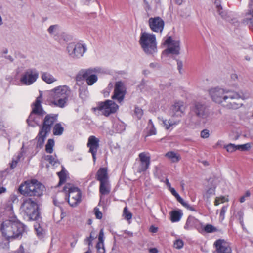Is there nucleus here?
<instances>
[{
    "instance_id": "obj_1",
    "label": "nucleus",
    "mask_w": 253,
    "mask_h": 253,
    "mask_svg": "<svg viewBox=\"0 0 253 253\" xmlns=\"http://www.w3.org/2000/svg\"><path fill=\"white\" fill-rule=\"evenodd\" d=\"M212 100L222 104L229 109H237L242 106V103L234 101L239 99H244L246 96L242 91L236 92L231 90H225L219 87H214L209 90Z\"/></svg>"
},
{
    "instance_id": "obj_2",
    "label": "nucleus",
    "mask_w": 253,
    "mask_h": 253,
    "mask_svg": "<svg viewBox=\"0 0 253 253\" xmlns=\"http://www.w3.org/2000/svg\"><path fill=\"white\" fill-rule=\"evenodd\" d=\"M21 213L27 221H36L40 218L39 207L36 200L25 198L20 206Z\"/></svg>"
},
{
    "instance_id": "obj_3",
    "label": "nucleus",
    "mask_w": 253,
    "mask_h": 253,
    "mask_svg": "<svg viewBox=\"0 0 253 253\" xmlns=\"http://www.w3.org/2000/svg\"><path fill=\"white\" fill-rule=\"evenodd\" d=\"M44 185L36 179L25 181L19 187L20 193L27 197H40L43 194Z\"/></svg>"
},
{
    "instance_id": "obj_4",
    "label": "nucleus",
    "mask_w": 253,
    "mask_h": 253,
    "mask_svg": "<svg viewBox=\"0 0 253 253\" xmlns=\"http://www.w3.org/2000/svg\"><path fill=\"white\" fill-rule=\"evenodd\" d=\"M139 43L144 52L147 55L153 56L157 52L156 36L153 34L143 32L141 34Z\"/></svg>"
},
{
    "instance_id": "obj_5",
    "label": "nucleus",
    "mask_w": 253,
    "mask_h": 253,
    "mask_svg": "<svg viewBox=\"0 0 253 253\" xmlns=\"http://www.w3.org/2000/svg\"><path fill=\"white\" fill-rule=\"evenodd\" d=\"M71 93V90L66 85L60 86L53 90L52 96L53 100L51 103L54 105L64 108L68 101V97Z\"/></svg>"
},
{
    "instance_id": "obj_6",
    "label": "nucleus",
    "mask_w": 253,
    "mask_h": 253,
    "mask_svg": "<svg viewBox=\"0 0 253 253\" xmlns=\"http://www.w3.org/2000/svg\"><path fill=\"white\" fill-rule=\"evenodd\" d=\"M101 71V69L98 67L81 69L76 75V79L77 81L85 80L88 85L91 86L98 81L96 74Z\"/></svg>"
},
{
    "instance_id": "obj_7",
    "label": "nucleus",
    "mask_w": 253,
    "mask_h": 253,
    "mask_svg": "<svg viewBox=\"0 0 253 253\" xmlns=\"http://www.w3.org/2000/svg\"><path fill=\"white\" fill-rule=\"evenodd\" d=\"M63 190L68 195V202L71 206H76L80 203L82 193L78 188L70 184H67L64 187Z\"/></svg>"
},
{
    "instance_id": "obj_8",
    "label": "nucleus",
    "mask_w": 253,
    "mask_h": 253,
    "mask_svg": "<svg viewBox=\"0 0 253 253\" xmlns=\"http://www.w3.org/2000/svg\"><path fill=\"white\" fill-rule=\"evenodd\" d=\"M190 113L200 119H206L209 115V109L205 103L193 102L190 106Z\"/></svg>"
},
{
    "instance_id": "obj_9",
    "label": "nucleus",
    "mask_w": 253,
    "mask_h": 253,
    "mask_svg": "<svg viewBox=\"0 0 253 253\" xmlns=\"http://www.w3.org/2000/svg\"><path fill=\"white\" fill-rule=\"evenodd\" d=\"M67 50L70 56L73 58H79L83 56L87 48L85 44L72 42L68 45Z\"/></svg>"
},
{
    "instance_id": "obj_10",
    "label": "nucleus",
    "mask_w": 253,
    "mask_h": 253,
    "mask_svg": "<svg viewBox=\"0 0 253 253\" xmlns=\"http://www.w3.org/2000/svg\"><path fill=\"white\" fill-rule=\"evenodd\" d=\"M38 77V71L35 68H29L22 73L20 81L24 85H30L36 81Z\"/></svg>"
},
{
    "instance_id": "obj_11",
    "label": "nucleus",
    "mask_w": 253,
    "mask_h": 253,
    "mask_svg": "<svg viewBox=\"0 0 253 253\" xmlns=\"http://www.w3.org/2000/svg\"><path fill=\"white\" fill-rule=\"evenodd\" d=\"M118 109V105L111 100H107L104 102H99L98 106L93 108L94 110L103 111L102 113L105 116H108L111 114L115 113Z\"/></svg>"
},
{
    "instance_id": "obj_12",
    "label": "nucleus",
    "mask_w": 253,
    "mask_h": 253,
    "mask_svg": "<svg viewBox=\"0 0 253 253\" xmlns=\"http://www.w3.org/2000/svg\"><path fill=\"white\" fill-rule=\"evenodd\" d=\"M186 106L182 101H175L170 108V115L174 120H179L184 115Z\"/></svg>"
},
{
    "instance_id": "obj_13",
    "label": "nucleus",
    "mask_w": 253,
    "mask_h": 253,
    "mask_svg": "<svg viewBox=\"0 0 253 253\" xmlns=\"http://www.w3.org/2000/svg\"><path fill=\"white\" fill-rule=\"evenodd\" d=\"M57 118L58 115L57 114H49L46 115L40 129L44 131L45 133H49L53 125L57 122Z\"/></svg>"
},
{
    "instance_id": "obj_14",
    "label": "nucleus",
    "mask_w": 253,
    "mask_h": 253,
    "mask_svg": "<svg viewBox=\"0 0 253 253\" xmlns=\"http://www.w3.org/2000/svg\"><path fill=\"white\" fill-rule=\"evenodd\" d=\"M126 92V87L124 83L122 81H117L115 84L114 94L112 98L121 103L123 101Z\"/></svg>"
},
{
    "instance_id": "obj_15",
    "label": "nucleus",
    "mask_w": 253,
    "mask_h": 253,
    "mask_svg": "<svg viewBox=\"0 0 253 253\" xmlns=\"http://www.w3.org/2000/svg\"><path fill=\"white\" fill-rule=\"evenodd\" d=\"M11 224V220H6L2 222L0 226L2 236L8 241L13 239L14 233L12 232V229L16 228L14 225L12 226Z\"/></svg>"
},
{
    "instance_id": "obj_16",
    "label": "nucleus",
    "mask_w": 253,
    "mask_h": 253,
    "mask_svg": "<svg viewBox=\"0 0 253 253\" xmlns=\"http://www.w3.org/2000/svg\"><path fill=\"white\" fill-rule=\"evenodd\" d=\"M148 25L152 31L161 33L164 28L165 22L160 17L157 16L150 18L148 20Z\"/></svg>"
},
{
    "instance_id": "obj_17",
    "label": "nucleus",
    "mask_w": 253,
    "mask_h": 253,
    "mask_svg": "<svg viewBox=\"0 0 253 253\" xmlns=\"http://www.w3.org/2000/svg\"><path fill=\"white\" fill-rule=\"evenodd\" d=\"M99 139L94 135L90 136L88 139L87 147L89 148V152L92 154L93 160L95 162L96 155L99 148Z\"/></svg>"
},
{
    "instance_id": "obj_18",
    "label": "nucleus",
    "mask_w": 253,
    "mask_h": 253,
    "mask_svg": "<svg viewBox=\"0 0 253 253\" xmlns=\"http://www.w3.org/2000/svg\"><path fill=\"white\" fill-rule=\"evenodd\" d=\"M42 99V94L40 93L39 96L36 98L35 102L32 104V110L30 113V118L33 117V113L37 114L40 117H42L46 114V112L43 110L41 105Z\"/></svg>"
},
{
    "instance_id": "obj_19",
    "label": "nucleus",
    "mask_w": 253,
    "mask_h": 253,
    "mask_svg": "<svg viewBox=\"0 0 253 253\" xmlns=\"http://www.w3.org/2000/svg\"><path fill=\"white\" fill-rule=\"evenodd\" d=\"M214 245L215 246L217 253H232L231 248L228 243L224 240H216Z\"/></svg>"
},
{
    "instance_id": "obj_20",
    "label": "nucleus",
    "mask_w": 253,
    "mask_h": 253,
    "mask_svg": "<svg viewBox=\"0 0 253 253\" xmlns=\"http://www.w3.org/2000/svg\"><path fill=\"white\" fill-rule=\"evenodd\" d=\"M15 226L16 228L12 229L14 233L13 239L21 238L23 233L25 230V226L18 221H12L11 226Z\"/></svg>"
},
{
    "instance_id": "obj_21",
    "label": "nucleus",
    "mask_w": 253,
    "mask_h": 253,
    "mask_svg": "<svg viewBox=\"0 0 253 253\" xmlns=\"http://www.w3.org/2000/svg\"><path fill=\"white\" fill-rule=\"evenodd\" d=\"M96 179L100 182L109 181V176L106 168H100L96 174Z\"/></svg>"
},
{
    "instance_id": "obj_22",
    "label": "nucleus",
    "mask_w": 253,
    "mask_h": 253,
    "mask_svg": "<svg viewBox=\"0 0 253 253\" xmlns=\"http://www.w3.org/2000/svg\"><path fill=\"white\" fill-rule=\"evenodd\" d=\"M180 42L179 40L173 42L172 47L168 48L165 50L166 53L178 55L179 54Z\"/></svg>"
},
{
    "instance_id": "obj_23",
    "label": "nucleus",
    "mask_w": 253,
    "mask_h": 253,
    "mask_svg": "<svg viewBox=\"0 0 253 253\" xmlns=\"http://www.w3.org/2000/svg\"><path fill=\"white\" fill-rule=\"evenodd\" d=\"M199 221L192 216H189L184 225V229L189 230L192 228H196L199 224Z\"/></svg>"
},
{
    "instance_id": "obj_24",
    "label": "nucleus",
    "mask_w": 253,
    "mask_h": 253,
    "mask_svg": "<svg viewBox=\"0 0 253 253\" xmlns=\"http://www.w3.org/2000/svg\"><path fill=\"white\" fill-rule=\"evenodd\" d=\"M170 219L172 222H176L180 221L182 215V211L181 210H173L170 212Z\"/></svg>"
},
{
    "instance_id": "obj_25",
    "label": "nucleus",
    "mask_w": 253,
    "mask_h": 253,
    "mask_svg": "<svg viewBox=\"0 0 253 253\" xmlns=\"http://www.w3.org/2000/svg\"><path fill=\"white\" fill-rule=\"evenodd\" d=\"M165 156L172 163H178L181 160V156L174 151H169Z\"/></svg>"
},
{
    "instance_id": "obj_26",
    "label": "nucleus",
    "mask_w": 253,
    "mask_h": 253,
    "mask_svg": "<svg viewBox=\"0 0 253 253\" xmlns=\"http://www.w3.org/2000/svg\"><path fill=\"white\" fill-rule=\"evenodd\" d=\"M99 192L103 195H107L110 192L109 181L100 182Z\"/></svg>"
},
{
    "instance_id": "obj_27",
    "label": "nucleus",
    "mask_w": 253,
    "mask_h": 253,
    "mask_svg": "<svg viewBox=\"0 0 253 253\" xmlns=\"http://www.w3.org/2000/svg\"><path fill=\"white\" fill-rule=\"evenodd\" d=\"M48 133H45L44 131L40 129L39 133L37 136V147L42 148L44 143L45 139Z\"/></svg>"
},
{
    "instance_id": "obj_28",
    "label": "nucleus",
    "mask_w": 253,
    "mask_h": 253,
    "mask_svg": "<svg viewBox=\"0 0 253 253\" xmlns=\"http://www.w3.org/2000/svg\"><path fill=\"white\" fill-rule=\"evenodd\" d=\"M163 122V124L164 126L165 127V129L168 130L170 128V127L177 125L180 122V120H174L173 118H171V119L167 120L166 119L162 120Z\"/></svg>"
},
{
    "instance_id": "obj_29",
    "label": "nucleus",
    "mask_w": 253,
    "mask_h": 253,
    "mask_svg": "<svg viewBox=\"0 0 253 253\" xmlns=\"http://www.w3.org/2000/svg\"><path fill=\"white\" fill-rule=\"evenodd\" d=\"M32 118H30V114L29 115L28 119H27V123L29 126L35 127L39 125L40 117L36 114L33 113V116Z\"/></svg>"
},
{
    "instance_id": "obj_30",
    "label": "nucleus",
    "mask_w": 253,
    "mask_h": 253,
    "mask_svg": "<svg viewBox=\"0 0 253 253\" xmlns=\"http://www.w3.org/2000/svg\"><path fill=\"white\" fill-rule=\"evenodd\" d=\"M41 77L42 80L47 84H51L56 81L50 74L47 72L42 73Z\"/></svg>"
},
{
    "instance_id": "obj_31",
    "label": "nucleus",
    "mask_w": 253,
    "mask_h": 253,
    "mask_svg": "<svg viewBox=\"0 0 253 253\" xmlns=\"http://www.w3.org/2000/svg\"><path fill=\"white\" fill-rule=\"evenodd\" d=\"M64 131V127L60 123H56L53 127V134L54 135H61Z\"/></svg>"
},
{
    "instance_id": "obj_32",
    "label": "nucleus",
    "mask_w": 253,
    "mask_h": 253,
    "mask_svg": "<svg viewBox=\"0 0 253 253\" xmlns=\"http://www.w3.org/2000/svg\"><path fill=\"white\" fill-rule=\"evenodd\" d=\"M214 4L216 6V10L218 14L223 19H226V15L225 13L222 11V7L221 5L220 0H215Z\"/></svg>"
},
{
    "instance_id": "obj_33",
    "label": "nucleus",
    "mask_w": 253,
    "mask_h": 253,
    "mask_svg": "<svg viewBox=\"0 0 253 253\" xmlns=\"http://www.w3.org/2000/svg\"><path fill=\"white\" fill-rule=\"evenodd\" d=\"M66 172V171L65 168L62 167V170L57 173L58 176L59 177V182L58 184V186L62 185L66 181L67 177Z\"/></svg>"
},
{
    "instance_id": "obj_34",
    "label": "nucleus",
    "mask_w": 253,
    "mask_h": 253,
    "mask_svg": "<svg viewBox=\"0 0 253 253\" xmlns=\"http://www.w3.org/2000/svg\"><path fill=\"white\" fill-rule=\"evenodd\" d=\"M150 165V163L149 162L148 160L144 162L140 161V164L137 169V172L141 173L145 172L149 168Z\"/></svg>"
},
{
    "instance_id": "obj_35",
    "label": "nucleus",
    "mask_w": 253,
    "mask_h": 253,
    "mask_svg": "<svg viewBox=\"0 0 253 253\" xmlns=\"http://www.w3.org/2000/svg\"><path fill=\"white\" fill-rule=\"evenodd\" d=\"M79 96L83 100H85L88 95V91L86 87L82 86L79 88Z\"/></svg>"
},
{
    "instance_id": "obj_36",
    "label": "nucleus",
    "mask_w": 253,
    "mask_h": 253,
    "mask_svg": "<svg viewBox=\"0 0 253 253\" xmlns=\"http://www.w3.org/2000/svg\"><path fill=\"white\" fill-rule=\"evenodd\" d=\"M54 146V140L53 139H49L45 145V151L47 153L51 154L53 152V148Z\"/></svg>"
},
{
    "instance_id": "obj_37",
    "label": "nucleus",
    "mask_w": 253,
    "mask_h": 253,
    "mask_svg": "<svg viewBox=\"0 0 253 253\" xmlns=\"http://www.w3.org/2000/svg\"><path fill=\"white\" fill-rule=\"evenodd\" d=\"M35 229L37 236L40 238H42L44 235V231L39 224L34 225Z\"/></svg>"
},
{
    "instance_id": "obj_38",
    "label": "nucleus",
    "mask_w": 253,
    "mask_h": 253,
    "mask_svg": "<svg viewBox=\"0 0 253 253\" xmlns=\"http://www.w3.org/2000/svg\"><path fill=\"white\" fill-rule=\"evenodd\" d=\"M22 156V153H20L16 157V159H13L12 160L11 163H10V167L11 169H13L17 166V165Z\"/></svg>"
},
{
    "instance_id": "obj_39",
    "label": "nucleus",
    "mask_w": 253,
    "mask_h": 253,
    "mask_svg": "<svg viewBox=\"0 0 253 253\" xmlns=\"http://www.w3.org/2000/svg\"><path fill=\"white\" fill-rule=\"evenodd\" d=\"M250 16L244 19L243 22L244 23L248 25L249 28L253 31V17L251 16Z\"/></svg>"
},
{
    "instance_id": "obj_40",
    "label": "nucleus",
    "mask_w": 253,
    "mask_h": 253,
    "mask_svg": "<svg viewBox=\"0 0 253 253\" xmlns=\"http://www.w3.org/2000/svg\"><path fill=\"white\" fill-rule=\"evenodd\" d=\"M204 231L207 233H213L217 231V229L211 224H207L204 227Z\"/></svg>"
},
{
    "instance_id": "obj_41",
    "label": "nucleus",
    "mask_w": 253,
    "mask_h": 253,
    "mask_svg": "<svg viewBox=\"0 0 253 253\" xmlns=\"http://www.w3.org/2000/svg\"><path fill=\"white\" fill-rule=\"evenodd\" d=\"M123 216L127 220H130L132 218V213L128 211L127 207H125L123 210Z\"/></svg>"
},
{
    "instance_id": "obj_42",
    "label": "nucleus",
    "mask_w": 253,
    "mask_h": 253,
    "mask_svg": "<svg viewBox=\"0 0 253 253\" xmlns=\"http://www.w3.org/2000/svg\"><path fill=\"white\" fill-rule=\"evenodd\" d=\"M134 111V114L136 116V117L138 119H140L143 115V110L138 106H135Z\"/></svg>"
},
{
    "instance_id": "obj_43",
    "label": "nucleus",
    "mask_w": 253,
    "mask_h": 253,
    "mask_svg": "<svg viewBox=\"0 0 253 253\" xmlns=\"http://www.w3.org/2000/svg\"><path fill=\"white\" fill-rule=\"evenodd\" d=\"M237 150H239L243 151H248L251 148V145L250 143H247L242 145H237Z\"/></svg>"
},
{
    "instance_id": "obj_44",
    "label": "nucleus",
    "mask_w": 253,
    "mask_h": 253,
    "mask_svg": "<svg viewBox=\"0 0 253 253\" xmlns=\"http://www.w3.org/2000/svg\"><path fill=\"white\" fill-rule=\"evenodd\" d=\"M45 160L49 162V163L52 165H54L56 163H59L58 160L56 159L52 155H47L45 157Z\"/></svg>"
},
{
    "instance_id": "obj_45",
    "label": "nucleus",
    "mask_w": 253,
    "mask_h": 253,
    "mask_svg": "<svg viewBox=\"0 0 253 253\" xmlns=\"http://www.w3.org/2000/svg\"><path fill=\"white\" fill-rule=\"evenodd\" d=\"M225 148L227 151L230 153L233 152L237 150V145L232 143L227 145L225 146Z\"/></svg>"
},
{
    "instance_id": "obj_46",
    "label": "nucleus",
    "mask_w": 253,
    "mask_h": 253,
    "mask_svg": "<svg viewBox=\"0 0 253 253\" xmlns=\"http://www.w3.org/2000/svg\"><path fill=\"white\" fill-rule=\"evenodd\" d=\"M98 253H105V250L104 243L98 242L96 246Z\"/></svg>"
},
{
    "instance_id": "obj_47",
    "label": "nucleus",
    "mask_w": 253,
    "mask_h": 253,
    "mask_svg": "<svg viewBox=\"0 0 253 253\" xmlns=\"http://www.w3.org/2000/svg\"><path fill=\"white\" fill-rule=\"evenodd\" d=\"M173 246L175 248L180 249L183 246V242L181 239L176 240L174 242Z\"/></svg>"
},
{
    "instance_id": "obj_48",
    "label": "nucleus",
    "mask_w": 253,
    "mask_h": 253,
    "mask_svg": "<svg viewBox=\"0 0 253 253\" xmlns=\"http://www.w3.org/2000/svg\"><path fill=\"white\" fill-rule=\"evenodd\" d=\"M139 157L140 161H147L148 160L149 162L150 163V157L146 156L144 152L141 153L139 154Z\"/></svg>"
},
{
    "instance_id": "obj_49",
    "label": "nucleus",
    "mask_w": 253,
    "mask_h": 253,
    "mask_svg": "<svg viewBox=\"0 0 253 253\" xmlns=\"http://www.w3.org/2000/svg\"><path fill=\"white\" fill-rule=\"evenodd\" d=\"M237 217L239 220V222L242 226L243 225V216H244V212L242 211H238L237 215Z\"/></svg>"
},
{
    "instance_id": "obj_50",
    "label": "nucleus",
    "mask_w": 253,
    "mask_h": 253,
    "mask_svg": "<svg viewBox=\"0 0 253 253\" xmlns=\"http://www.w3.org/2000/svg\"><path fill=\"white\" fill-rule=\"evenodd\" d=\"M228 206H224L221 208L220 213V219L222 221L224 220L225 217V213L227 210Z\"/></svg>"
},
{
    "instance_id": "obj_51",
    "label": "nucleus",
    "mask_w": 253,
    "mask_h": 253,
    "mask_svg": "<svg viewBox=\"0 0 253 253\" xmlns=\"http://www.w3.org/2000/svg\"><path fill=\"white\" fill-rule=\"evenodd\" d=\"M148 130V135H155L156 134V129L154 126V125H152L150 127H147Z\"/></svg>"
},
{
    "instance_id": "obj_52",
    "label": "nucleus",
    "mask_w": 253,
    "mask_h": 253,
    "mask_svg": "<svg viewBox=\"0 0 253 253\" xmlns=\"http://www.w3.org/2000/svg\"><path fill=\"white\" fill-rule=\"evenodd\" d=\"M95 215L96 218L100 219L102 217V214L101 212H100L99 210V209L97 208H95L94 209Z\"/></svg>"
},
{
    "instance_id": "obj_53",
    "label": "nucleus",
    "mask_w": 253,
    "mask_h": 253,
    "mask_svg": "<svg viewBox=\"0 0 253 253\" xmlns=\"http://www.w3.org/2000/svg\"><path fill=\"white\" fill-rule=\"evenodd\" d=\"M209 136V131L207 129H204L201 132V137L203 138H207Z\"/></svg>"
},
{
    "instance_id": "obj_54",
    "label": "nucleus",
    "mask_w": 253,
    "mask_h": 253,
    "mask_svg": "<svg viewBox=\"0 0 253 253\" xmlns=\"http://www.w3.org/2000/svg\"><path fill=\"white\" fill-rule=\"evenodd\" d=\"M100 243H104V232L103 229H102L100 230L98 236V242Z\"/></svg>"
},
{
    "instance_id": "obj_55",
    "label": "nucleus",
    "mask_w": 253,
    "mask_h": 253,
    "mask_svg": "<svg viewBox=\"0 0 253 253\" xmlns=\"http://www.w3.org/2000/svg\"><path fill=\"white\" fill-rule=\"evenodd\" d=\"M225 198L224 197H221L220 198H216L215 201V205L217 206L220 203H223L225 201Z\"/></svg>"
},
{
    "instance_id": "obj_56",
    "label": "nucleus",
    "mask_w": 253,
    "mask_h": 253,
    "mask_svg": "<svg viewBox=\"0 0 253 253\" xmlns=\"http://www.w3.org/2000/svg\"><path fill=\"white\" fill-rule=\"evenodd\" d=\"M57 27L58 26L57 25H51L48 28L47 31L50 34H53L55 30Z\"/></svg>"
},
{
    "instance_id": "obj_57",
    "label": "nucleus",
    "mask_w": 253,
    "mask_h": 253,
    "mask_svg": "<svg viewBox=\"0 0 253 253\" xmlns=\"http://www.w3.org/2000/svg\"><path fill=\"white\" fill-rule=\"evenodd\" d=\"M175 40H173L172 38L171 37H169L165 41L164 44L167 45H169L170 44H171V45H173V42H174Z\"/></svg>"
},
{
    "instance_id": "obj_58",
    "label": "nucleus",
    "mask_w": 253,
    "mask_h": 253,
    "mask_svg": "<svg viewBox=\"0 0 253 253\" xmlns=\"http://www.w3.org/2000/svg\"><path fill=\"white\" fill-rule=\"evenodd\" d=\"M212 191L213 190L211 189H208L206 194L204 195V197L208 200L210 198L211 195L213 194Z\"/></svg>"
},
{
    "instance_id": "obj_59",
    "label": "nucleus",
    "mask_w": 253,
    "mask_h": 253,
    "mask_svg": "<svg viewBox=\"0 0 253 253\" xmlns=\"http://www.w3.org/2000/svg\"><path fill=\"white\" fill-rule=\"evenodd\" d=\"M184 207H185V208H186L187 209H189V210L191 211H196V210H195V209L192 207V206H190L187 202H185L184 203V205H182Z\"/></svg>"
},
{
    "instance_id": "obj_60",
    "label": "nucleus",
    "mask_w": 253,
    "mask_h": 253,
    "mask_svg": "<svg viewBox=\"0 0 253 253\" xmlns=\"http://www.w3.org/2000/svg\"><path fill=\"white\" fill-rule=\"evenodd\" d=\"M143 2L145 4V9L146 11H148L151 9L150 5L149 4L147 0H143Z\"/></svg>"
},
{
    "instance_id": "obj_61",
    "label": "nucleus",
    "mask_w": 253,
    "mask_h": 253,
    "mask_svg": "<svg viewBox=\"0 0 253 253\" xmlns=\"http://www.w3.org/2000/svg\"><path fill=\"white\" fill-rule=\"evenodd\" d=\"M94 239V237L92 236L91 234L89 237H87L85 240L88 242L89 246H92V241Z\"/></svg>"
},
{
    "instance_id": "obj_62",
    "label": "nucleus",
    "mask_w": 253,
    "mask_h": 253,
    "mask_svg": "<svg viewBox=\"0 0 253 253\" xmlns=\"http://www.w3.org/2000/svg\"><path fill=\"white\" fill-rule=\"evenodd\" d=\"M175 197L176 198L177 200L181 203L182 205H184V203L185 201L183 200V199L179 196V195L178 194L176 195Z\"/></svg>"
},
{
    "instance_id": "obj_63",
    "label": "nucleus",
    "mask_w": 253,
    "mask_h": 253,
    "mask_svg": "<svg viewBox=\"0 0 253 253\" xmlns=\"http://www.w3.org/2000/svg\"><path fill=\"white\" fill-rule=\"evenodd\" d=\"M177 64L178 69L179 71V72H180V71L182 69V67H183L182 62L181 61L178 60Z\"/></svg>"
},
{
    "instance_id": "obj_64",
    "label": "nucleus",
    "mask_w": 253,
    "mask_h": 253,
    "mask_svg": "<svg viewBox=\"0 0 253 253\" xmlns=\"http://www.w3.org/2000/svg\"><path fill=\"white\" fill-rule=\"evenodd\" d=\"M17 253H24V249L22 245H20L18 250H17Z\"/></svg>"
}]
</instances>
